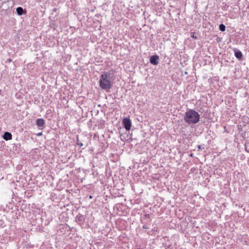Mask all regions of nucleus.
Wrapping results in <instances>:
<instances>
[{
    "instance_id": "nucleus-1",
    "label": "nucleus",
    "mask_w": 249,
    "mask_h": 249,
    "mask_svg": "<svg viewBox=\"0 0 249 249\" xmlns=\"http://www.w3.org/2000/svg\"><path fill=\"white\" fill-rule=\"evenodd\" d=\"M200 115L193 109H189L185 113L184 120L188 124H196L199 121Z\"/></svg>"
},
{
    "instance_id": "nucleus-2",
    "label": "nucleus",
    "mask_w": 249,
    "mask_h": 249,
    "mask_svg": "<svg viewBox=\"0 0 249 249\" xmlns=\"http://www.w3.org/2000/svg\"><path fill=\"white\" fill-rule=\"evenodd\" d=\"M111 71L104 72L100 76L99 80L100 87L104 90H108L111 88V84L109 81Z\"/></svg>"
},
{
    "instance_id": "nucleus-3",
    "label": "nucleus",
    "mask_w": 249,
    "mask_h": 249,
    "mask_svg": "<svg viewBox=\"0 0 249 249\" xmlns=\"http://www.w3.org/2000/svg\"><path fill=\"white\" fill-rule=\"evenodd\" d=\"M124 127L126 130H129L131 126V121L129 118H124L123 120Z\"/></svg>"
},
{
    "instance_id": "nucleus-4",
    "label": "nucleus",
    "mask_w": 249,
    "mask_h": 249,
    "mask_svg": "<svg viewBox=\"0 0 249 249\" xmlns=\"http://www.w3.org/2000/svg\"><path fill=\"white\" fill-rule=\"evenodd\" d=\"M159 56L157 55H152L150 58L151 64L156 65L159 63Z\"/></svg>"
},
{
    "instance_id": "nucleus-5",
    "label": "nucleus",
    "mask_w": 249,
    "mask_h": 249,
    "mask_svg": "<svg viewBox=\"0 0 249 249\" xmlns=\"http://www.w3.org/2000/svg\"><path fill=\"white\" fill-rule=\"evenodd\" d=\"M36 124L38 127H41L40 129H43L45 127V121L42 118H38L36 120Z\"/></svg>"
},
{
    "instance_id": "nucleus-6",
    "label": "nucleus",
    "mask_w": 249,
    "mask_h": 249,
    "mask_svg": "<svg viewBox=\"0 0 249 249\" xmlns=\"http://www.w3.org/2000/svg\"><path fill=\"white\" fill-rule=\"evenodd\" d=\"M26 11L25 9H23L21 7H18L17 8V14L19 16H22L23 15H26Z\"/></svg>"
},
{
    "instance_id": "nucleus-7",
    "label": "nucleus",
    "mask_w": 249,
    "mask_h": 249,
    "mask_svg": "<svg viewBox=\"0 0 249 249\" xmlns=\"http://www.w3.org/2000/svg\"><path fill=\"white\" fill-rule=\"evenodd\" d=\"M3 138L6 141L10 140L12 139V135L10 133L6 132L4 133Z\"/></svg>"
},
{
    "instance_id": "nucleus-8",
    "label": "nucleus",
    "mask_w": 249,
    "mask_h": 249,
    "mask_svg": "<svg viewBox=\"0 0 249 249\" xmlns=\"http://www.w3.org/2000/svg\"><path fill=\"white\" fill-rule=\"evenodd\" d=\"M76 218L77 221H80V222H82L85 220L84 216L81 214H78L76 216Z\"/></svg>"
},
{
    "instance_id": "nucleus-9",
    "label": "nucleus",
    "mask_w": 249,
    "mask_h": 249,
    "mask_svg": "<svg viewBox=\"0 0 249 249\" xmlns=\"http://www.w3.org/2000/svg\"><path fill=\"white\" fill-rule=\"evenodd\" d=\"M235 56L236 57V58L238 59H240L242 57V53L239 51H236L234 52Z\"/></svg>"
},
{
    "instance_id": "nucleus-10",
    "label": "nucleus",
    "mask_w": 249,
    "mask_h": 249,
    "mask_svg": "<svg viewBox=\"0 0 249 249\" xmlns=\"http://www.w3.org/2000/svg\"><path fill=\"white\" fill-rule=\"evenodd\" d=\"M225 29H226V27L223 24H221L220 25H219V30L222 31V32H224L225 31Z\"/></svg>"
},
{
    "instance_id": "nucleus-11",
    "label": "nucleus",
    "mask_w": 249,
    "mask_h": 249,
    "mask_svg": "<svg viewBox=\"0 0 249 249\" xmlns=\"http://www.w3.org/2000/svg\"><path fill=\"white\" fill-rule=\"evenodd\" d=\"M245 149L247 152H249V142L245 144Z\"/></svg>"
},
{
    "instance_id": "nucleus-12",
    "label": "nucleus",
    "mask_w": 249,
    "mask_h": 249,
    "mask_svg": "<svg viewBox=\"0 0 249 249\" xmlns=\"http://www.w3.org/2000/svg\"><path fill=\"white\" fill-rule=\"evenodd\" d=\"M77 144L78 145H79L80 147H82V146L83 145V143H82V142H79L78 140H77Z\"/></svg>"
},
{
    "instance_id": "nucleus-13",
    "label": "nucleus",
    "mask_w": 249,
    "mask_h": 249,
    "mask_svg": "<svg viewBox=\"0 0 249 249\" xmlns=\"http://www.w3.org/2000/svg\"><path fill=\"white\" fill-rule=\"evenodd\" d=\"M192 37L193 38H195V39H196V36H195L194 35H193Z\"/></svg>"
},
{
    "instance_id": "nucleus-14",
    "label": "nucleus",
    "mask_w": 249,
    "mask_h": 249,
    "mask_svg": "<svg viewBox=\"0 0 249 249\" xmlns=\"http://www.w3.org/2000/svg\"><path fill=\"white\" fill-rule=\"evenodd\" d=\"M143 229H147V227L145 225H144V226H143Z\"/></svg>"
},
{
    "instance_id": "nucleus-15",
    "label": "nucleus",
    "mask_w": 249,
    "mask_h": 249,
    "mask_svg": "<svg viewBox=\"0 0 249 249\" xmlns=\"http://www.w3.org/2000/svg\"><path fill=\"white\" fill-rule=\"evenodd\" d=\"M42 135V132H40V133H39L37 134V135H38V136H40V135Z\"/></svg>"
},
{
    "instance_id": "nucleus-16",
    "label": "nucleus",
    "mask_w": 249,
    "mask_h": 249,
    "mask_svg": "<svg viewBox=\"0 0 249 249\" xmlns=\"http://www.w3.org/2000/svg\"><path fill=\"white\" fill-rule=\"evenodd\" d=\"M89 198H92V196H89Z\"/></svg>"
},
{
    "instance_id": "nucleus-17",
    "label": "nucleus",
    "mask_w": 249,
    "mask_h": 249,
    "mask_svg": "<svg viewBox=\"0 0 249 249\" xmlns=\"http://www.w3.org/2000/svg\"><path fill=\"white\" fill-rule=\"evenodd\" d=\"M198 148H200V145H199V146H198Z\"/></svg>"
},
{
    "instance_id": "nucleus-18",
    "label": "nucleus",
    "mask_w": 249,
    "mask_h": 249,
    "mask_svg": "<svg viewBox=\"0 0 249 249\" xmlns=\"http://www.w3.org/2000/svg\"><path fill=\"white\" fill-rule=\"evenodd\" d=\"M190 156H193V154H191L190 155Z\"/></svg>"
}]
</instances>
